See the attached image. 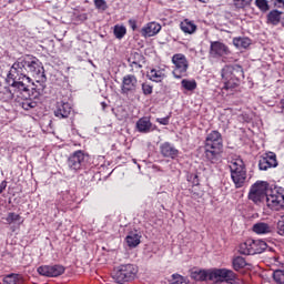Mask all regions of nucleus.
Instances as JSON below:
<instances>
[{"label": "nucleus", "mask_w": 284, "mask_h": 284, "mask_svg": "<svg viewBox=\"0 0 284 284\" xmlns=\"http://www.w3.org/2000/svg\"><path fill=\"white\" fill-rule=\"evenodd\" d=\"M28 74H31L36 81L32 82V90L38 94H43L48 78L45 77L43 63L34 55L27 54L19 58L12 64L7 75V83H24V85H30L32 79Z\"/></svg>", "instance_id": "f257e3e1"}, {"label": "nucleus", "mask_w": 284, "mask_h": 284, "mask_svg": "<svg viewBox=\"0 0 284 284\" xmlns=\"http://www.w3.org/2000/svg\"><path fill=\"white\" fill-rule=\"evenodd\" d=\"M248 199L253 203H262L266 199L267 207L278 212L284 207V189L281 186L272 189L267 182H256L251 186Z\"/></svg>", "instance_id": "f03ea898"}, {"label": "nucleus", "mask_w": 284, "mask_h": 284, "mask_svg": "<svg viewBox=\"0 0 284 284\" xmlns=\"http://www.w3.org/2000/svg\"><path fill=\"white\" fill-rule=\"evenodd\" d=\"M191 278L193 281H216L215 284H240L236 274L227 268L194 270L191 272Z\"/></svg>", "instance_id": "7ed1b4c3"}, {"label": "nucleus", "mask_w": 284, "mask_h": 284, "mask_svg": "<svg viewBox=\"0 0 284 284\" xmlns=\"http://www.w3.org/2000/svg\"><path fill=\"white\" fill-rule=\"evenodd\" d=\"M8 84L11 87L10 90V99H14L19 105L22 106V110H34L37 108L38 103L34 101L37 97H39V93L36 92L37 95L32 97L30 94V85L20 82H8Z\"/></svg>", "instance_id": "20e7f679"}, {"label": "nucleus", "mask_w": 284, "mask_h": 284, "mask_svg": "<svg viewBox=\"0 0 284 284\" xmlns=\"http://www.w3.org/2000/svg\"><path fill=\"white\" fill-rule=\"evenodd\" d=\"M223 152V136L219 131H212L206 135L204 145V155L207 161L214 163L219 159V154Z\"/></svg>", "instance_id": "39448f33"}, {"label": "nucleus", "mask_w": 284, "mask_h": 284, "mask_svg": "<svg viewBox=\"0 0 284 284\" xmlns=\"http://www.w3.org/2000/svg\"><path fill=\"white\" fill-rule=\"evenodd\" d=\"M229 168L231 172V179L236 189L243 187L245 181H247V169L245 168V162L241 158H233L229 162Z\"/></svg>", "instance_id": "423d86ee"}, {"label": "nucleus", "mask_w": 284, "mask_h": 284, "mask_svg": "<svg viewBox=\"0 0 284 284\" xmlns=\"http://www.w3.org/2000/svg\"><path fill=\"white\" fill-rule=\"evenodd\" d=\"M139 274V267L134 264H122L114 268L112 278L119 284H125L134 281Z\"/></svg>", "instance_id": "0eeeda50"}, {"label": "nucleus", "mask_w": 284, "mask_h": 284, "mask_svg": "<svg viewBox=\"0 0 284 284\" xmlns=\"http://www.w3.org/2000/svg\"><path fill=\"white\" fill-rule=\"evenodd\" d=\"M172 63L174 65L173 77L175 79H183L187 72V68L190 67L187 58L182 53L174 54L172 57Z\"/></svg>", "instance_id": "6e6552de"}, {"label": "nucleus", "mask_w": 284, "mask_h": 284, "mask_svg": "<svg viewBox=\"0 0 284 284\" xmlns=\"http://www.w3.org/2000/svg\"><path fill=\"white\" fill-rule=\"evenodd\" d=\"M65 272V267L63 265H43L38 267V274L41 276H48L50 278H54L57 276H61Z\"/></svg>", "instance_id": "1a4fd4ad"}, {"label": "nucleus", "mask_w": 284, "mask_h": 284, "mask_svg": "<svg viewBox=\"0 0 284 284\" xmlns=\"http://www.w3.org/2000/svg\"><path fill=\"white\" fill-rule=\"evenodd\" d=\"M83 161H85V154L83 151H75L68 159V168L73 170V172H78V170H81Z\"/></svg>", "instance_id": "9d476101"}, {"label": "nucleus", "mask_w": 284, "mask_h": 284, "mask_svg": "<svg viewBox=\"0 0 284 284\" xmlns=\"http://www.w3.org/2000/svg\"><path fill=\"white\" fill-rule=\"evenodd\" d=\"M278 165V161H276V153L268 152L260 159L258 168L260 170H270V168H276Z\"/></svg>", "instance_id": "9b49d317"}, {"label": "nucleus", "mask_w": 284, "mask_h": 284, "mask_svg": "<svg viewBox=\"0 0 284 284\" xmlns=\"http://www.w3.org/2000/svg\"><path fill=\"white\" fill-rule=\"evenodd\" d=\"M138 83L139 81L136 80L135 75H132V74L124 75L122 80V87H121L122 94L134 92V90H136Z\"/></svg>", "instance_id": "f8f14e48"}, {"label": "nucleus", "mask_w": 284, "mask_h": 284, "mask_svg": "<svg viewBox=\"0 0 284 284\" xmlns=\"http://www.w3.org/2000/svg\"><path fill=\"white\" fill-rule=\"evenodd\" d=\"M227 54V47L223 42H211L210 55L213 59H219V57H223Z\"/></svg>", "instance_id": "ddd939ff"}, {"label": "nucleus", "mask_w": 284, "mask_h": 284, "mask_svg": "<svg viewBox=\"0 0 284 284\" xmlns=\"http://www.w3.org/2000/svg\"><path fill=\"white\" fill-rule=\"evenodd\" d=\"M72 112V106L68 102H58L57 108L54 110V115L58 119H68L70 113Z\"/></svg>", "instance_id": "4468645a"}, {"label": "nucleus", "mask_w": 284, "mask_h": 284, "mask_svg": "<svg viewBox=\"0 0 284 284\" xmlns=\"http://www.w3.org/2000/svg\"><path fill=\"white\" fill-rule=\"evenodd\" d=\"M160 152L165 159H176L179 156V151L170 142H164L160 145Z\"/></svg>", "instance_id": "2eb2a0df"}, {"label": "nucleus", "mask_w": 284, "mask_h": 284, "mask_svg": "<svg viewBox=\"0 0 284 284\" xmlns=\"http://www.w3.org/2000/svg\"><path fill=\"white\" fill-rule=\"evenodd\" d=\"M142 37H155L161 32V24L159 22H149L142 28Z\"/></svg>", "instance_id": "dca6fc26"}, {"label": "nucleus", "mask_w": 284, "mask_h": 284, "mask_svg": "<svg viewBox=\"0 0 284 284\" xmlns=\"http://www.w3.org/2000/svg\"><path fill=\"white\" fill-rule=\"evenodd\" d=\"M222 79H224L226 81L224 83L225 90H230V89L234 88V85L232 84V81H234V75L232 72V64L225 65L222 69Z\"/></svg>", "instance_id": "f3484780"}, {"label": "nucleus", "mask_w": 284, "mask_h": 284, "mask_svg": "<svg viewBox=\"0 0 284 284\" xmlns=\"http://www.w3.org/2000/svg\"><path fill=\"white\" fill-rule=\"evenodd\" d=\"M267 250V243L263 240H251V256L263 254Z\"/></svg>", "instance_id": "a211bd4d"}, {"label": "nucleus", "mask_w": 284, "mask_h": 284, "mask_svg": "<svg viewBox=\"0 0 284 284\" xmlns=\"http://www.w3.org/2000/svg\"><path fill=\"white\" fill-rule=\"evenodd\" d=\"M136 130L142 134H148L149 132H152V122L150 121V118L144 116L139 119L136 122Z\"/></svg>", "instance_id": "6ab92c4d"}, {"label": "nucleus", "mask_w": 284, "mask_h": 284, "mask_svg": "<svg viewBox=\"0 0 284 284\" xmlns=\"http://www.w3.org/2000/svg\"><path fill=\"white\" fill-rule=\"evenodd\" d=\"M125 243L130 248L138 247V245H141V234L136 231H131L125 237Z\"/></svg>", "instance_id": "aec40b11"}, {"label": "nucleus", "mask_w": 284, "mask_h": 284, "mask_svg": "<svg viewBox=\"0 0 284 284\" xmlns=\"http://www.w3.org/2000/svg\"><path fill=\"white\" fill-rule=\"evenodd\" d=\"M148 79L150 81H154L155 83H161L165 79V70L163 69H151L148 74Z\"/></svg>", "instance_id": "412c9836"}, {"label": "nucleus", "mask_w": 284, "mask_h": 284, "mask_svg": "<svg viewBox=\"0 0 284 284\" xmlns=\"http://www.w3.org/2000/svg\"><path fill=\"white\" fill-rule=\"evenodd\" d=\"M255 234H272V226L265 222H257L252 227Z\"/></svg>", "instance_id": "4be33fe9"}, {"label": "nucleus", "mask_w": 284, "mask_h": 284, "mask_svg": "<svg viewBox=\"0 0 284 284\" xmlns=\"http://www.w3.org/2000/svg\"><path fill=\"white\" fill-rule=\"evenodd\" d=\"M180 28L185 34H194L196 32V26L187 19L181 22Z\"/></svg>", "instance_id": "5701e85b"}, {"label": "nucleus", "mask_w": 284, "mask_h": 284, "mask_svg": "<svg viewBox=\"0 0 284 284\" xmlns=\"http://www.w3.org/2000/svg\"><path fill=\"white\" fill-rule=\"evenodd\" d=\"M283 12L278 10H272L267 14V23H271V26H278L281 23V16Z\"/></svg>", "instance_id": "b1692460"}, {"label": "nucleus", "mask_w": 284, "mask_h": 284, "mask_svg": "<svg viewBox=\"0 0 284 284\" xmlns=\"http://www.w3.org/2000/svg\"><path fill=\"white\" fill-rule=\"evenodd\" d=\"M233 45H235V48H250V45H252V40L246 37H237L233 39Z\"/></svg>", "instance_id": "393cba45"}, {"label": "nucleus", "mask_w": 284, "mask_h": 284, "mask_svg": "<svg viewBox=\"0 0 284 284\" xmlns=\"http://www.w3.org/2000/svg\"><path fill=\"white\" fill-rule=\"evenodd\" d=\"M239 252L244 256H252V240H246L244 243H241Z\"/></svg>", "instance_id": "a878e982"}, {"label": "nucleus", "mask_w": 284, "mask_h": 284, "mask_svg": "<svg viewBox=\"0 0 284 284\" xmlns=\"http://www.w3.org/2000/svg\"><path fill=\"white\" fill-rule=\"evenodd\" d=\"M6 221L8 225H12L13 223L21 225V223H23V219L21 217V215L13 212L7 215Z\"/></svg>", "instance_id": "bb28decb"}, {"label": "nucleus", "mask_w": 284, "mask_h": 284, "mask_svg": "<svg viewBox=\"0 0 284 284\" xmlns=\"http://www.w3.org/2000/svg\"><path fill=\"white\" fill-rule=\"evenodd\" d=\"M233 268L239 272V270H243V267H245L247 265V262H245V260L241 256H237L235 258H233Z\"/></svg>", "instance_id": "cd10ccee"}, {"label": "nucleus", "mask_w": 284, "mask_h": 284, "mask_svg": "<svg viewBox=\"0 0 284 284\" xmlns=\"http://www.w3.org/2000/svg\"><path fill=\"white\" fill-rule=\"evenodd\" d=\"M231 72H233V81H239L241 77H243V67L239 64H231Z\"/></svg>", "instance_id": "c85d7f7f"}, {"label": "nucleus", "mask_w": 284, "mask_h": 284, "mask_svg": "<svg viewBox=\"0 0 284 284\" xmlns=\"http://www.w3.org/2000/svg\"><path fill=\"white\" fill-rule=\"evenodd\" d=\"M19 281H21V275L14 273L6 275L3 278L4 284H17Z\"/></svg>", "instance_id": "c756f323"}, {"label": "nucleus", "mask_w": 284, "mask_h": 284, "mask_svg": "<svg viewBox=\"0 0 284 284\" xmlns=\"http://www.w3.org/2000/svg\"><path fill=\"white\" fill-rule=\"evenodd\" d=\"M255 6L260 12H268L270 1L267 0H255Z\"/></svg>", "instance_id": "7c9ffc66"}, {"label": "nucleus", "mask_w": 284, "mask_h": 284, "mask_svg": "<svg viewBox=\"0 0 284 284\" xmlns=\"http://www.w3.org/2000/svg\"><path fill=\"white\" fill-rule=\"evenodd\" d=\"M181 85H182V88H184V90L192 92L196 88V80L184 79V80H182Z\"/></svg>", "instance_id": "2f4dec72"}, {"label": "nucleus", "mask_w": 284, "mask_h": 284, "mask_svg": "<svg viewBox=\"0 0 284 284\" xmlns=\"http://www.w3.org/2000/svg\"><path fill=\"white\" fill-rule=\"evenodd\" d=\"M113 32L116 39H123L128 31L123 26H115Z\"/></svg>", "instance_id": "473e14b6"}, {"label": "nucleus", "mask_w": 284, "mask_h": 284, "mask_svg": "<svg viewBox=\"0 0 284 284\" xmlns=\"http://www.w3.org/2000/svg\"><path fill=\"white\" fill-rule=\"evenodd\" d=\"M273 278L276 284H284V270L274 271Z\"/></svg>", "instance_id": "72a5a7b5"}, {"label": "nucleus", "mask_w": 284, "mask_h": 284, "mask_svg": "<svg viewBox=\"0 0 284 284\" xmlns=\"http://www.w3.org/2000/svg\"><path fill=\"white\" fill-rule=\"evenodd\" d=\"M94 6L97 10H102V12L108 10V2H105V0H94Z\"/></svg>", "instance_id": "f704fd0d"}, {"label": "nucleus", "mask_w": 284, "mask_h": 284, "mask_svg": "<svg viewBox=\"0 0 284 284\" xmlns=\"http://www.w3.org/2000/svg\"><path fill=\"white\" fill-rule=\"evenodd\" d=\"M170 281L172 284H183L185 283V277L179 274H173Z\"/></svg>", "instance_id": "c9c22d12"}, {"label": "nucleus", "mask_w": 284, "mask_h": 284, "mask_svg": "<svg viewBox=\"0 0 284 284\" xmlns=\"http://www.w3.org/2000/svg\"><path fill=\"white\" fill-rule=\"evenodd\" d=\"M233 3L235 8H245V6H250L252 3V0H233Z\"/></svg>", "instance_id": "e433bc0d"}, {"label": "nucleus", "mask_w": 284, "mask_h": 284, "mask_svg": "<svg viewBox=\"0 0 284 284\" xmlns=\"http://www.w3.org/2000/svg\"><path fill=\"white\" fill-rule=\"evenodd\" d=\"M277 234H280V236H284V215L277 222Z\"/></svg>", "instance_id": "4c0bfd02"}, {"label": "nucleus", "mask_w": 284, "mask_h": 284, "mask_svg": "<svg viewBox=\"0 0 284 284\" xmlns=\"http://www.w3.org/2000/svg\"><path fill=\"white\" fill-rule=\"evenodd\" d=\"M152 85L148 84V83H142V91H143V94L145 95H149V94H152Z\"/></svg>", "instance_id": "58836bf2"}, {"label": "nucleus", "mask_w": 284, "mask_h": 284, "mask_svg": "<svg viewBox=\"0 0 284 284\" xmlns=\"http://www.w3.org/2000/svg\"><path fill=\"white\" fill-rule=\"evenodd\" d=\"M156 123H160V125H170V115L165 118H158Z\"/></svg>", "instance_id": "ea45409f"}, {"label": "nucleus", "mask_w": 284, "mask_h": 284, "mask_svg": "<svg viewBox=\"0 0 284 284\" xmlns=\"http://www.w3.org/2000/svg\"><path fill=\"white\" fill-rule=\"evenodd\" d=\"M129 26H130L131 30H133V32H134L136 30V20L130 19Z\"/></svg>", "instance_id": "a19ab883"}, {"label": "nucleus", "mask_w": 284, "mask_h": 284, "mask_svg": "<svg viewBox=\"0 0 284 284\" xmlns=\"http://www.w3.org/2000/svg\"><path fill=\"white\" fill-rule=\"evenodd\" d=\"M274 4H275V8L284 9V0H275Z\"/></svg>", "instance_id": "79ce46f5"}, {"label": "nucleus", "mask_w": 284, "mask_h": 284, "mask_svg": "<svg viewBox=\"0 0 284 284\" xmlns=\"http://www.w3.org/2000/svg\"><path fill=\"white\" fill-rule=\"evenodd\" d=\"M6 187H8V182L7 181H2L0 183V194L3 192V190H6Z\"/></svg>", "instance_id": "37998d69"}, {"label": "nucleus", "mask_w": 284, "mask_h": 284, "mask_svg": "<svg viewBox=\"0 0 284 284\" xmlns=\"http://www.w3.org/2000/svg\"><path fill=\"white\" fill-rule=\"evenodd\" d=\"M79 21H88V13H81L78 16Z\"/></svg>", "instance_id": "c03bdc74"}, {"label": "nucleus", "mask_w": 284, "mask_h": 284, "mask_svg": "<svg viewBox=\"0 0 284 284\" xmlns=\"http://www.w3.org/2000/svg\"><path fill=\"white\" fill-rule=\"evenodd\" d=\"M102 108H105V102H102Z\"/></svg>", "instance_id": "a18cd8bd"}, {"label": "nucleus", "mask_w": 284, "mask_h": 284, "mask_svg": "<svg viewBox=\"0 0 284 284\" xmlns=\"http://www.w3.org/2000/svg\"><path fill=\"white\" fill-rule=\"evenodd\" d=\"M193 183H195V185H199V181H194Z\"/></svg>", "instance_id": "49530a36"}, {"label": "nucleus", "mask_w": 284, "mask_h": 284, "mask_svg": "<svg viewBox=\"0 0 284 284\" xmlns=\"http://www.w3.org/2000/svg\"><path fill=\"white\" fill-rule=\"evenodd\" d=\"M194 179H199V175H194Z\"/></svg>", "instance_id": "de8ad7c7"}, {"label": "nucleus", "mask_w": 284, "mask_h": 284, "mask_svg": "<svg viewBox=\"0 0 284 284\" xmlns=\"http://www.w3.org/2000/svg\"><path fill=\"white\" fill-rule=\"evenodd\" d=\"M200 1H203V0H200Z\"/></svg>", "instance_id": "09e8293b"}]
</instances>
